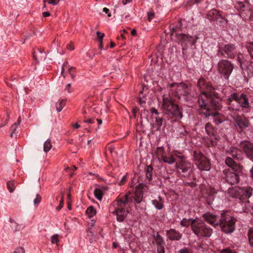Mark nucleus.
Listing matches in <instances>:
<instances>
[{"instance_id": "obj_1", "label": "nucleus", "mask_w": 253, "mask_h": 253, "mask_svg": "<svg viewBox=\"0 0 253 253\" xmlns=\"http://www.w3.org/2000/svg\"><path fill=\"white\" fill-rule=\"evenodd\" d=\"M207 96L204 95L199 100L198 104L201 108L200 114L209 120H212L216 125L225 121V118L217 112L221 108L220 103L213 99H210L211 102L207 103Z\"/></svg>"}, {"instance_id": "obj_2", "label": "nucleus", "mask_w": 253, "mask_h": 253, "mask_svg": "<svg viewBox=\"0 0 253 253\" xmlns=\"http://www.w3.org/2000/svg\"><path fill=\"white\" fill-rule=\"evenodd\" d=\"M161 109L163 111L164 115L169 120L172 119V122H175L177 119L182 117L178 105L174 102L169 93L163 95Z\"/></svg>"}, {"instance_id": "obj_3", "label": "nucleus", "mask_w": 253, "mask_h": 253, "mask_svg": "<svg viewBox=\"0 0 253 253\" xmlns=\"http://www.w3.org/2000/svg\"><path fill=\"white\" fill-rule=\"evenodd\" d=\"M128 193L114 201L109 207V211L116 215L117 220L119 222H123L126 218L128 211L125 210L126 204L130 201L131 199L129 197Z\"/></svg>"}, {"instance_id": "obj_4", "label": "nucleus", "mask_w": 253, "mask_h": 253, "mask_svg": "<svg viewBox=\"0 0 253 253\" xmlns=\"http://www.w3.org/2000/svg\"><path fill=\"white\" fill-rule=\"evenodd\" d=\"M181 26V22L180 20L177 25H170L169 30L171 36L175 37L177 42L181 43L184 49L187 46L188 44H194L196 40H194L192 37L180 33Z\"/></svg>"}, {"instance_id": "obj_5", "label": "nucleus", "mask_w": 253, "mask_h": 253, "mask_svg": "<svg viewBox=\"0 0 253 253\" xmlns=\"http://www.w3.org/2000/svg\"><path fill=\"white\" fill-rule=\"evenodd\" d=\"M171 93L178 99L187 101L190 97V88L184 83H173L169 85Z\"/></svg>"}, {"instance_id": "obj_6", "label": "nucleus", "mask_w": 253, "mask_h": 253, "mask_svg": "<svg viewBox=\"0 0 253 253\" xmlns=\"http://www.w3.org/2000/svg\"><path fill=\"white\" fill-rule=\"evenodd\" d=\"M235 218L230 216L227 212H224L221 213L220 223L218 225L223 232L231 233L235 230Z\"/></svg>"}, {"instance_id": "obj_7", "label": "nucleus", "mask_w": 253, "mask_h": 253, "mask_svg": "<svg viewBox=\"0 0 253 253\" xmlns=\"http://www.w3.org/2000/svg\"><path fill=\"white\" fill-rule=\"evenodd\" d=\"M192 230L199 238L210 237L212 233V229L201 220L193 222Z\"/></svg>"}, {"instance_id": "obj_8", "label": "nucleus", "mask_w": 253, "mask_h": 253, "mask_svg": "<svg viewBox=\"0 0 253 253\" xmlns=\"http://www.w3.org/2000/svg\"><path fill=\"white\" fill-rule=\"evenodd\" d=\"M229 194L233 198H238L241 201L248 200L252 194V189L251 187H235L229 188Z\"/></svg>"}, {"instance_id": "obj_9", "label": "nucleus", "mask_w": 253, "mask_h": 253, "mask_svg": "<svg viewBox=\"0 0 253 253\" xmlns=\"http://www.w3.org/2000/svg\"><path fill=\"white\" fill-rule=\"evenodd\" d=\"M197 85L202 92V94L199 96L198 102L202 96L205 95L207 96V103L211 102V100H210V99H213L212 96L216 95L213 87L203 78L199 80Z\"/></svg>"}, {"instance_id": "obj_10", "label": "nucleus", "mask_w": 253, "mask_h": 253, "mask_svg": "<svg viewBox=\"0 0 253 253\" xmlns=\"http://www.w3.org/2000/svg\"><path fill=\"white\" fill-rule=\"evenodd\" d=\"M217 71L225 80H228L231 74L234 66L231 62L226 59H221L217 63Z\"/></svg>"}, {"instance_id": "obj_11", "label": "nucleus", "mask_w": 253, "mask_h": 253, "mask_svg": "<svg viewBox=\"0 0 253 253\" xmlns=\"http://www.w3.org/2000/svg\"><path fill=\"white\" fill-rule=\"evenodd\" d=\"M194 160L198 168L201 170L209 171L211 169V164L209 160L200 151H195Z\"/></svg>"}, {"instance_id": "obj_12", "label": "nucleus", "mask_w": 253, "mask_h": 253, "mask_svg": "<svg viewBox=\"0 0 253 253\" xmlns=\"http://www.w3.org/2000/svg\"><path fill=\"white\" fill-rule=\"evenodd\" d=\"M236 47L233 44H227L219 46L217 55L228 58H233L235 56Z\"/></svg>"}, {"instance_id": "obj_13", "label": "nucleus", "mask_w": 253, "mask_h": 253, "mask_svg": "<svg viewBox=\"0 0 253 253\" xmlns=\"http://www.w3.org/2000/svg\"><path fill=\"white\" fill-rule=\"evenodd\" d=\"M239 173L232 172L229 169H224L223 170L222 177L226 182L230 185H234L239 182Z\"/></svg>"}, {"instance_id": "obj_14", "label": "nucleus", "mask_w": 253, "mask_h": 253, "mask_svg": "<svg viewBox=\"0 0 253 253\" xmlns=\"http://www.w3.org/2000/svg\"><path fill=\"white\" fill-rule=\"evenodd\" d=\"M239 146L248 158L253 161V144L249 141H242Z\"/></svg>"}, {"instance_id": "obj_15", "label": "nucleus", "mask_w": 253, "mask_h": 253, "mask_svg": "<svg viewBox=\"0 0 253 253\" xmlns=\"http://www.w3.org/2000/svg\"><path fill=\"white\" fill-rule=\"evenodd\" d=\"M204 219L210 224L216 226L220 223V216L208 212L203 215Z\"/></svg>"}, {"instance_id": "obj_16", "label": "nucleus", "mask_w": 253, "mask_h": 253, "mask_svg": "<svg viewBox=\"0 0 253 253\" xmlns=\"http://www.w3.org/2000/svg\"><path fill=\"white\" fill-rule=\"evenodd\" d=\"M225 163L227 166L231 168L232 169L234 170L235 172L241 173L242 171V167L239 164H237L230 157L227 156L225 158Z\"/></svg>"}, {"instance_id": "obj_17", "label": "nucleus", "mask_w": 253, "mask_h": 253, "mask_svg": "<svg viewBox=\"0 0 253 253\" xmlns=\"http://www.w3.org/2000/svg\"><path fill=\"white\" fill-rule=\"evenodd\" d=\"M192 164L185 160L181 159L176 163V167L183 173H189L192 170Z\"/></svg>"}, {"instance_id": "obj_18", "label": "nucleus", "mask_w": 253, "mask_h": 253, "mask_svg": "<svg viewBox=\"0 0 253 253\" xmlns=\"http://www.w3.org/2000/svg\"><path fill=\"white\" fill-rule=\"evenodd\" d=\"M225 153L231 155L234 159L237 160H241L243 158L241 150L234 147H231L227 149Z\"/></svg>"}, {"instance_id": "obj_19", "label": "nucleus", "mask_w": 253, "mask_h": 253, "mask_svg": "<svg viewBox=\"0 0 253 253\" xmlns=\"http://www.w3.org/2000/svg\"><path fill=\"white\" fill-rule=\"evenodd\" d=\"M145 185L143 183H140L136 187L134 194V200L137 204H140L143 199V189Z\"/></svg>"}, {"instance_id": "obj_20", "label": "nucleus", "mask_w": 253, "mask_h": 253, "mask_svg": "<svg viewBox=\"0 0 253 253\" xmlns=\"http://www.w3.org/2000/svg\"><path fill=\"white\" fill-rule=\"evenodd\" d=\"M167 234L170 240L178 241L182 237V234L174 229H170L169 230L167 231Z\"/></svg>"}, {"instance_id": "obj_21", "label": "nucleus", "mask_w": 253, "mask_h": 253, "mask_svg": "<svg viewBox=\"0 0 253 253\" xmlns=\"http://www.w3.org/2000/svg\"><path fill=\"white\" fill-rule=\"evenodd\" d=\"M220 15V14L217 10L212 9L208 13L207 17L211 21H216V20L218 19Z\"/></svg>"}, {"instance_id": "obj_22", "label": "nucleus", "mask_w": 253, "mask_h": 253, "mask_svg": "<svg viewBox=\"0 0 253 253\" xmlns=\"http://www.w3.org/2000/svg\"><path fill=\"white\" fill-rule=\"evenodd\" d=\"M107 190V187L103 186L100 188H95L94 191V195L95 198L99 201H101L104 192Z\"/></svg>"}, {"instance_id": "obj_23", "label": "nucleus", "mask_w": 253, "mask_h": 253, "mask_svg": "<svg viewBox=\"0 0 253 253\" xmlns=\"http://www.w3.org/2000/svg\"><path fill=\"white\" fill-rule=\"evenodd\" d=\"M237 102L240 106L244 108H248L249 107V102L247 95L245 94H242L239 97Z\"/></svg>"}, {"instance_id": "obj_24", "label": "nucleus", "mask_w": 253, "mask_h": 253, "mask_svg": "<svg viewBox=\"0 0 253 253\" xmlns=\"http://www.w3.org/2000/svg\"><path fill=\"white\" fill-rule=\"evenodd\" d=\"M237 126L241 129H244L249 127L250 122L248 119L245 118H241L236 120Z\"/></svg>"}, {"instance_id": "obj_25", "label": "nucleus", "mask_w": 253, "mask_h": 253, "mask_svg": "<svg viewBox=\"0 0 253 253\" xmlns=\"http://www.w3.org/2000/svg\"><path fill=\"white\" fill-rule=\"evenodd\" d=\"M209 200L208 204L209 205H212L214 202L215 195L217 194V191L213 188L210 187L209 189Z\"/></svg>"}, {"instance_id": "obj_26", "label": "nucleus", "mask_w": 253, "mask_h": 253, "mask_svg": "<svg viewBox=\"0 0 253 253\" xmlns=\"http://www.w3.org/2000/svg\"><path fill=\"white\" fill-rule=\"evenodd\" d=\"M33 56L36 61L42 60L45 59L46 54L42 51L38 50V52H34L33 53Z\"/></svg>"}, {"instance_id": "obj_27", "label": "nucleus", "mask_w": 253, "mask_h": 253, "mask_svg": "<svg viewBox=\"0 0 253 253\" xmlns=\"http://www.w3.org/2000/svg\"><path fill=\"white\" fill-rule=\"evenodd\" d=\"M196 221L197 220L196 219H192L191 218L186 219L184 218L180 221V225L183 227H188L190 225L192 228L193 222H196Z\"/></svg>"}, {"instance_id": "obj_28", "label": "nucleus", "mask_w": 253, "mask_h": 253, "mask_svg": "<svg viewBox=\"0 0 253 253\" xmlns=\"http://www.w3.org/2000/svg\"><path fill=\"white\" fill-rule=\"evenodd\" d=\"M153 169V167L151 165L147 166L146 169H145L146 177L148 181H150L152 180V172Z\"/></svg>"}, {"instance_id": "obj_29", "label": "nucleus", "mask_w": 253, "mask_h": 253, "mask_svg": "<svg viewBox=\"0 0 253 253\" xmlns=\"http://www.w3.org/2000/svg\"><path fill=\"white\" fill-rule=\"evenodd\" d=\"M205 128L209 136H211L214 135V128L210 123L206 124Z\"/></svg>"}, {"instance_id": "obj_30", "label": "nucleus", "mask_w": 253, "mask_h": 253, "mask_svg": "<svg viewBox=\"0 0 253 253\" xmlns=\"http://www.w3.org/2000/svg\"><path fill=\"white\" fill-rule=\"evenodd\" d=\"M66 102V100L65 99H62L56 103L55 106L57 112H59L61 111L63 107L65 106Z\"/></svg>"}, {"instance_id": "obj_31", "label": "nucleus", "mask_w": 253, "mask_h": 253, "mask_svg": "<svg viewBox=\"0 0 253 253\" xmlns=\"http://www.w3.org/2000/svg\"><path fill=\"white\" fill-rule=\"evenodd\" d=\"M155 243L157 246L164 245L165 243L160 235L157 233L156 235L154 236Z\"/></svg>"}, {"instance_id": "obj_32", "label": "nucleus", "mask_w": 253, "mask_h": 253, "mask_svg": "<svg viewBox=\"0 0 253 253\" xmlns=\"http://www.w3.org/2000/svg\"><path fill=\"white\" fill-rule=\"evenodd\" d=\"M162 159L165 163L169 164H172L175 161V160L172 156H162Z\"/></svg>"}, {"instance_id": "obj_33", "label": "nucleus", "mask_w": 253, "mask_h": 253, "mask_svg": "<svg viewBox=\"0 0 253 253\" xmlns=\"http://www.w3.org/2000/svg\"><path fill=\"white\" fill-rule=\"evenodd\" d=\"M52 147V144L51 143V140L49 139H48L47 140L45 141L43 145V151L46 153L48 152Z\"/></svg>"}, {"instance_id": "obj_34", "label": "nucleus", "mask_w": 253, "mask_h": 253, "mask_svg": "<svg viewBox=\"0 0 253 253\" xmlns=\"http://www.w3.org/2000/svg\"><path fill=\"white\" fill-rule=\"evenodd\" d=\"M86 213L89 216V217H91L93 215L96 214V211L93 207L90 206L87 209L86 211Z\"/></svg>"}, {"instance_id": "obj_35", "label": "nucleus", "mask_w": 253, "mask_h": 253, "mask_svg": "<svg viewBox=\"0 0 253 253\" xmlns=\"http://www.w3.org/2000/svg\"><path fill=\"white\" fill-rule=\"evenodd\" d=\"M152 204L155 207L159 210H162L164 208L163 203L161 201H158L157 200H154L152 201Z\"/></svg>"}, {"instance_id": "obj_36", "label": "nucleus", "mask_w": 253, "mask_h": 253, "mask_svg": "<svg viewBox=\"0 0 253 253\" xmlns=\"http://www.w3.org/2000/svg\"><path fill=\"white\" fill-rule=\"evenodd\" d=\"M239 96L237 93H232L227 99L228 104H230L233 100H235L236 102L238 101Z\"/></svg>"}, {"instance_id": "obj_37", "label": "nucleus", "mask_w": 253, "mask_h": 253, "mask_svg": "<svg viewBox=\"0 0 253 253\" xmlns=\"http://www.w3.org/2000/svg\"><path fill=\"white\" fill-rule=\"evenodd\" d=\"M235 8L237 10H242L245 7V4L243 1H241L238 0H235Z\"/></svg>"}, {"instance_id": "obj_38", "label": "nucleus", "mask_w": 253, "mask_h": 253, "mask_svg": "<svg viewBox=\"0 0 253 253\" xmlns=\"http://www.w3.org/2000/svg\"><path fill=\"white\" fill-rule=\"evenodd\" d=\"M246 47L251 57L253 59V42H249L247 43Z\"/></svg>"}, {"instance_id": "obj_39", "label": "nucleus", "mask_w": 253, "mask_h": 253, "mask_svg": "<svg viewBox=\"0 0 253 253\" xmlns=\"http://www.w3.org/2000/svg\"><path fill=\"white\" fill-rule=\"evenodd\" d=\"M248 235L250 245L253 247V228L249 229Z\"/></svg>"}, {"instance_id": "obj_40", "label": "nucleus", "mask_w": 253, "mask_h": 253, "mask_svg": "<svg viewBox=\"0 0 253 253\" xmlns=\"http://www.w3.org/2000/svg\"><path fill=\"white\" fill-rule=\"evenodd\" d=\"M216 21H217L220 26L226 25L227 24V20L221 16V15Z\"/></svg>"}, {"instance_id": "obj_41", "label": "nucleus", "mask_w": 253, "mask_h": 253, "mask_svg": "<svg viewBox=\"0 0 253 253\" xmlns=\"http://www.w3.org/2000/svg\"><path fill=\"white\" fill-rule=\"evenodd\" d=\"M7 186L9 191L12 193L15 189L14 183L13 181H9L7 182Z\"/></svg>"}, {"instance_id": "obj_42", "label": "nucleus", "mask_w": 253, "mask_h": 253, "mask_svg": "<svg viewBox=\"0 0 253 253\" xmlns=\"http://www.w3.org/2000/svg\"><path fill=\"white\" fill-rule=\"evenodd\" d=\"M163 121L164 119L162 117L158 116L155 118L156 125L158 126V128H160L162 126Z\"/></svg>"}, {"instance_id": "obj_43", "label": "nucleus", "mask_w": 253, "mask_h": 253, "mask_svg": "<svg viewBox=\"0 0 253 253\" xmlns=\"http://www.w3.org/2000/svg\"><path fill=\"white\" fill-rule=\"evenodd\" d=\"M42 201V197L39 194H36L35 199L34 200V204L35 207H37Z\"/></svg>"}, {"instance_id": "obj_44", "label": "nucleus", "mask_w": 253, "mask_h": 253, "mask_svg": "<svg viewBox=\"0 0 253 253\" xmlns=\"http://www.w3.org/2000/svg\"><path fill=\"white\" fill-rule=\"evenodd\" d=\"M21 122V117H19L18 119L17 123H15L13 124L10 128L11 131H15L18 126L20 124Z\"/></svg>"}, {"instance_id": "obj_45", "label": "nucleus", "mask_w": 253, "mask_h": 253, "mask_svg": "<svg viewBox=\"0 0 253 253\" xmlns=\"http://www.w3.org/2000/svg\"><path fill=\"white\" fill-rule=\"evenodd\" d=\"M59 235L57 234H54L51 237V242L52 244H58L59 242Z\"/></svg>"}, {"instance_id": "obj_46", "label": "nucleus", "mask_w": 253, "mask_h": 253, "mask_svg": "<svg viewBox=\"0 0 253 253\" xmlns=\"http://www.w3.org/2000/svg\"><path fill=\"white\" fill-rule=\"evenodd\" d=\"M60 0H43L44 3L47 2L49 4L56 5L59 2Z\"/></svg>"}, {"instance_id": "obj_47", "label": "nucleus", "mask_w": 253, "mask_h": 253, "mask_svg": "<svg viewBox=\"0 0 253 253\" xmlns=\"http://www.w3.org/2000/svg\"><path fill=\"white\" fill-rule=\"evenodd\" d=\"M148 111L145 109V107L144 108V109L141 111L140 116L141 118L143 117H147L148 114Z\"/></svg>"}, {"instance_id": "obj_48", "label": "nucleus", "mask_w": 253, "mask_h": 253, "mask_svg": "<svg viewBox=\"0 0 253 253\" xmlns=\"http://www.w3.org/2000/svg\"><path fill=\"white\" fill-rule=\"evenodd\" d=\"M199 0H188L186 2V5L190 6L194 3H199Z\"/></svg>"}, {"instance_id": "obj_49", "label": "nucleus", "mask_w": 253, "mask_h": 253, "mask_svg": "<svg viewBox=\"0 0 253 253\" xmlns=\"http://www.w3.org/2000/svg\"><path fill=\"white\" fill-rule=\"evenodd\" d=\"M148 20L150 21L155 16V13L153 11H149L147 13Z\"/></svg>"}, {"instance_id": "obj_50", "label": "nucleus", "mask_w": 253, "mask_h": 253, "mask_svg": "<svg viewBox=\"0 0 253 253\" xmlns=\"http://www.w3.org/2000/svg\"><path fill=\"white\" fill-rule=\"evenodd\" d=\"M243 55L241 53H239L237 56V60L240 64V66L242 67V64L244 62H243Z\"/></svg>"}, {"instance_id": "obj_51", "label": "nucleus", "mask_w": 253, "mask_h": 253, "mask_svg": "<svg viewBox=\"0 0 253 253\" xmlns=\"http://www.w3.org/2000/svg\"><path fill=\"white\" fill-rule=\"evenodd\" d=\"M96 35H97V38L99 39V42H100V41H103V38L104 36V33H101L99 31H97L96 32Z\"/></svg>"}, {"instance_id": "obj_52", "label": "nucleus", "mask_w": 253, "mask_h": 253, "mask_svg": "<svg viewBox=\"0 0 253 253\" xmlns=\"http://www.w3.org/2000/svg\"><path fill=\"white\" fill-rule=\"evenodd\" d=\"M13 253H25V250L22 247H18L15 250Z\"/></svg>"}, {"instance_id": "obj_53", "label": "nucleus", "mask_w": 253, "mask_h": 253, "mask_svg": "<svg viewBox=\"0 0 253 253\" xmlns=\"http://www.w3.org/2000/svg\"><path fill=\"white\" fill-rule=\"evenodd\" d=\"M158 253H164L165 250L164 245L157 246Z\"/></svg>"}, {"instance_id": "obj_54", "label": "nucleus", "mask_w": 253, "mask_h": 253, "mask_svg": "<svg viewBox=\"0 0 253 253\" xmlns=\"http://www.w3.org/2000/svg\"><path fill=\"white\" fill-rule=\"evenodd\" d=\"M74 69H75V68L74 67H70L68 70V72H69V74H70L72 80H74V79L76 77V75L72 72V70H74Z\"/></svg>"}, {"instance_id": "obj_55", "label": "nucleus", "mask_w": 253, "mask_h": 253, "mask_svg": "<svg viewBox=\"0 0 253 253\" xmlns=\"http://www.w3.org/2000/svg\"><path fill=\"white\" fill-rule=\"evenodd\" d=\"M71 84L70 83L67 84L64 88L65 91L67 92L68 93H70L71 92Z\"/></svg>"}, {"instance_id": "obj_56", "label": "nucleus", "mask_w": 253, "mask_h": 253, "mask_svg": "<svg viewBox=\"0 0 253 253\" xmlns=\"http://www.w3.org/2000/svg\"><path fill=\"white\" fill-rule=\"evenodd\" d=\"M220 253H236L235 251L229 249H225L222 250Z\"/></svg>"}, {"instance_id": "obj_57", "label": "nucleus", "mask_w": 253, "mask_h": 253, "mask_svg": "<svg viewBox=\"0 0 253 253\" xmlns=\"http://www.w3.org/2000/svg\"><path fill=\"white\" fill-rule=\"evenodd\" d=\"M63 203H64V200H63V196L62 195L61 200L60 201V204H59V206L57 207V209L58 210H60L62 208V207L63 206Z\"/></svg>"}, {"instance_id": "obj_58", "label": "nucleus", "mask_w": 253, "mask_h": 253, "mask_svg": "<svg viewBox=\"0 0 253 253\" xmlns=\"http://www.w3.org/2000/svg\"><path fill=\"white\" fill-rule=\"evenodd\" d=\"M150 112L153 114H155L156 115H158L159 116L160 113L158 112V110L155 108H152L151 109H150Z\"/></svg>"}, {"instance_id": "obj_59", "label": "nucleus", "mask_w": 253, "mask_h": 253, "mask_svg": "<svg viewBox=\"0 0 253 253\" xmlns=\"http://www.w3.org/2000/svg\"><path fill=\"white\" fill-rule=\"evenodd\" d=\"M139 104L141 107L144 108V106H143V104L145 103V100L144 99V98L139 97Z\"/></svg>"}, {"instance_id": "obj_60", "label": "nucleus", "mask_w": 253, "mask_h": 253, "mask_svg": "<svg viewBox=\"0 0 253 253\" xmlns=\"http://www.w3.org/2000/svg\"><path fill=\"white\" fill-rule=\"evenodd\" d=\"M138 110H139V109L137 108V107L134 108L133 109V110H132V114H133V116L134 118H136V113H137Z\"/></svg>"}, {"instance_id": "obj_61", "label": "nucleus", "mask_w": 253, "mask_h": 253, "mask_svg": "<svg viewBox=\"0 0 253 253\" xmlns=\"http://www.w3.org/2000/svg\"><path fill=\"white\" fill-rule=\"evenodd\" d=\"M108 150L110 152L111 154L114 153L116 154V152L115 151V147L112 146L109 147H108Z\"/></svg>"}, {"instance_id": "obj_62", "label": "nucleus", "mask_w": 253, "mask_h": 253, "mask_svg": "<svg viewBox=\"0 0 253 253\" xmlns=\"http://www.w3.org/2000/svg\"><path fill=\"white\" fill-rule=\"evenodd\" d=\"M179 253H190L188 250L186 248L181 249L179 251Z\"/></svg>"}, {"instance_id": "obj_63", "label": "nucleus", "mask_w": 253, "mask_h": 253, "mask_svg": "<svg viewBox=\"0 0 253 253\" xmlns=\"http://www.w3.org/2000/svg\"><path fill=\"white\" fill-rule=\"evenodd\" d=\"M84 122L86 123L92 124L94 123V121L92 119L90 118L87 120H85L84 121Z\"/></svg>"}, {"instance_id": "obj_64", "label": "nucleus", "mask_w": 253, "mask_h": 253, "mask_svg": "<svg viewBox=\"0 0 253 253\" xmlns=\"http://www.w3.org/2000/svg\"><path fill=\"white\" fill-rule=\"evenodd\" d=\"M164 151V149L163 147H159L157 148V153H163Z\"/></svg>"}]
</instances>
